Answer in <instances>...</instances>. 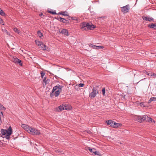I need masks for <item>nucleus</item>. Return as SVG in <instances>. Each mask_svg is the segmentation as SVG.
Wrapping results in <instances>:
<instances>
[{
  "mask_svg": "<svg viewBox=\"0 0 156 156\" xmlns=\"http://www.w3.org/2000/svg\"><path fill=\"white\" fill-rule=\"evenodd\" d=\"M88 148L89 149L88 150L90 152L92 153H93V152H94V151H95V149H91L90 147H89Z\"/></svg>",
  "mask_w": 156,
  "mask_h": 156,
  "instance_id": "nucleus-35",
  "label": "nucleus"
},
{
  "mask_svg": "<svg viewBox=\"0 0 156 156\" xmlns=\"http://www.w3.org/2000/svg\"><path fill=\"white\" fill-rule=\"evenodd\" d=\"M114 125L113 126V128H117L120 127H121L122 126V124L120 123H116V122H115L114 123Z\"/></svg>",
  "mask_w": 156,
  "mask_h": 156,
  "instance_id": "nucleus-13",
  "label": "nucleus"
},
{
  "mask_svg": "<svg viewBox=\"0 0 156 156\" xmlns=\"http://www.w3.org/2000/svg\"><path fill=\"white\" fill-rule=\"evenodd\" d=\"M14 31L16 33H17L18 34H20V30H19L17 28L15 27L13 29Z\"/></svg>",
  "mask_w": 156,
  "mask_h": 156,
  "instance_id": "nucleus-24",
  "label": "nucleus"
},
{
  "mask_svg": "<svg viewBox=\"0 0 156 156\" xmlns=\"http://www.w3.org/2000/svg\"><path fill=\"white\" fill-rule=\"evenodd\" d=\"M140 106L142 107H145V105L143 102L139 103L138 101H137V106Z\"/></svg>",
  "mask_w": 156,
  "mask_h": 156,
  "instance_id": "nucleus-19",
  "label": "nucleus"
},
{
  "mask_svg": "<svg viewBox=\"0 0 156 156\" xmlns=\"http://www.w3.org/2000/svg\"><path fill=\"white\" fill-rule=\"evenodd\" d=\"M121 11L124 13H126L128 12L129 10V5L122 7L121 8Z\"/></svg>",
  "mask_w": 156,
  "mask_h": 156,
  "instance_id": "nucleus-5",
  "label": "nucleus"
},
{
  "mask_svg": "<svg viewBox=\"0 0 156 156\" xmlns=\"http://www.w3.org/2000/svg\"><path fill=\"white\" fill-rule=\"evenodd\" d=\"M71 17V19L73 20H76L78 21V19L76 17Z\"/></svg>",
  "mask_w": 156,
  "mask_h": 156,
  "instance_id": "nucleus-38",
  "label": "nucleus"
},
{
  "mask_svg": "<svg viewBox=\"0 0 156 156\" xmlns=\"http://www.w3.org/2000/svg\"><path fill=\"white\" fill-rule=\"evenodd\" d=\"M6 133L8 136H10L12 133V129L11 126H9L8 129L6 130Z\"/></svg>",
  "mask_w": 156,
  "mask_h": 156,
  "instance_id": "nucleus-11",
  "label": "nucleus"
},
{
  "mask_svg": "<svg viewBox=\"0 0 156 156\" xmlns=\"http://www.w3.org/2000/svg\"><path fill=\"white\" fill-rule=\"evenodd\" d=\"M35 43L38 46H39L41 45V44L43 43L42 42L36 40L35 41Z\"/></svg>",
  "mask_w": 156,
  "mask_h": 156,
  "instance_id": "nucleus-22",
  "label": "nucleus"
},
{
  "mask_svg": "<svg viewBox=\"0 0 156 156\" xmlns=\"http://www.w3.org/2000/svg\"><path fill=\"white\" fill-rule=\"evenodd\" d=\"M56 19L58 21H59L60 22H61V20L62 19V18L61 17H58L57 18H56Z\"/></svg>",
  "mask_w": 156,
  "mask_h": 156,
  "instance_id": "nucleus-44",
  "label": "nucleus"
},
{
  "mask_svg": "<svg viewBox=\"0 0 156 156\" xmlns=\"http://www.w3.org/2000/svg\"><path fill=\"white\" fill-rule=\"evenodd\" d=\"M89 23L87 22H83L80 25V28L81 30H88V25Z\"/></svg>",
  "mask_w": 156,
  "mask_h": 156,
  "instance_id": "nucleus-2",
  "label": "nucleus"
},
{
  "mask_svg": "<svg viewBox=\"0 0 156 156\" xmlns=\"http://www.w3.org/2000/svg\"><path fill=\"white\" fill-rule=\"evenodd\" d=\"M40 48L44 51L47 50L48 49V47L46 45L44 44L43 43L41 44V45L39 46Z\"/></svg>",
  "mask_w": 156,
  "mask_h": 156,
  "instance_id": "nucleus-8",
  "label": "nucleus"
},
{
  "mask_svg": "<svg viewBox=\"0 0 156 156\" xmlns=\"http://www.w3.org/2000/svg\"><path fill=\"white\" fill-rule=\"evenodd\" d=\"M138 53H139V52H137V55H139V54H138Z\"/></svg>",
  "mask_w": 156,
  "mask_h": 156,
  "instance_id": "nucleus-54",
  "label": "nucleus"
},
{
  "mask_svg": "<svg viewBox=\"0 0 156 156\" xmlns=\"http://www.w3.org/2000/svg\"><path fill=\"white\" fill-rule=\"evenodd\" d=\"M147 121H148L149 122H152V119L150 117H148V118L147 119Z\"/></svg>",
  "mask_w": 156,
  "mask_h": 156,
  "instance_id": "nucleus-39",
  "label": "nucleus"
},
{
  "mask_svg": "<svg viewBox=\"0 0 156 156\" xmlns=\"http://www.w3.org/2000/svg\"><path fill=\"white\" fill-rule=\"evenodd\" d=\"M98 93V91L97 89L95 87H93L92 89V91L89 94V97L91 99L94 98Z\"/></svg>",
  "mask_w": 156,
  "mask_h": 156,
  "instance_id": "nucleus-1",
  "label": "nucleus"
},
{
  "mask_svg": "<svg viewBox=\"0 0 156 156\" xmlns=\"http://www.w3.org/2000/svg\"><path fill=\"white\" fill-rule=\"evenodd\" d=\"M48 12L49 13H51L53 15H55V14H57V13H56V12H55V11L52 12L51 11L48 10Z\"/></svg>",
  "mask_w": 156,
  "mask_h": 156,
  "instance_id": "nucleus-37",
  "label": "nucleus"
},
{
  "mask_svg": "<svg viewBox=\"0 0 156 156\" xmlns=\"http://www.w3.org/2000/svg\"><path fill=\"white\" fill-rule=\"evenodd\" d=\"M156 101V97H151V98L148 101V103H150L152 101Z\"/></svg>",
  "mask_w": 156,
  "mask_h": 156,
  "instance_id": "nucleus-17",
  "label": "nucleus"
},
{
  "mask_svg": "<svg viewBox=\"0 0 156 156\" xmlns=\"http://www.w3.org/2000/svg\"><path fill=\"white\" fill-rule=\"evenodd\" d=\"M9 136H8V135L7 134V135H6V138L7 139H9Z\"/></svg>",
  "mask_w": 156,
  "mask_h": 156,
  "instance_id": "nucleus-50",
  "label": "nucleus"
},
{
  "mask_svg": "<svg viewBox=\"0 0 156 156\" xmlns=\"http://www.w3.org/2000/svg\"><path fill=\"white\" fill-rule=\"evenodd\" d=\"M56 19L58 21H59L60 22H61V20L62 19V18L61 17H58L57 18H56Z\"/></svg>",
  "mask_w": 156,
  "mask_h": 156,
  "instance_id": "nucleus-45",
  "label": "nucleus"
},
{
  "mask_svg": "<svg viewBox=\"0 0 156 156\" xmlns=\"http://www.w3.org/2000/svg\"><path fill=\"white\" fill-rule=\"evenodd\" d=\"M37 34L38 36L40 38H41L42 36H43V34L40 30H38L37 32Z\"/></svg>",
  "mask_w": 156,
  "mask_h": 156,
  "instance_id": "nucleus-27",
  "label": "nucleus"
},
{
  "mask_svg": "<svg viewBox=\"0 0 156 156\" xmlns=\"http://www.w3.org/2000/svg\"><path fill=\"white\" fill-rule=\"evenodd\" d=\"M144 79H145V78L144 79ZM144 80V79H142V80H140L138 82H137V83H139L140 82V81H142V80Z\"/></svg>",
  "mask_w": 156,
  "mask_h": 156,
  "instance_id": "nucleus-52",
  "label": "nucleus"
},
{
  "mask_svg": "<svg viewBox=\"0 0 156 156\" xmlns=\"http://www.w3.org/2000/svg\"><path fill=\"white\" fill-rule=\"evenodd\" d=\"M57 86L58 87V90H60L61 92L62 89L63 87V86L60 85L59 84H57Z\"/></svg>",
  "mask_w": 156,
  "mask_h": 156,
  "instance_id": "nucleus-29",
  "label": "nucleus"
},
{
  "mask_svg": "<svg viewBox=\"0 0 156 156\" xmlns=\"http://www.w3.org/2000/svg\"><path fill=\"white\" fill-rule=\"evenodd\" d=\"M143 116H138L137 115V121L140 122H143Z\"/></svg>",
  "mask_w": 156,
  "mask_h": 156,
  "instance_id": "nucleus-16",
  "label": "nucleus"
},
{
  "mask_svg": "<svg viewBox=\"0 0 156 156\" xmlns=\"http://www.w3.org/2000/svg\"><path fill=\"white\" fill-rule=\"evenodd\" d=\"M102 93L103 95H105V88H104L102 89Z\"/></svg>",
  "mask_w": 156,
  "mask_h": 156,
  "instance_id": "nucleus-41",
  "label": "nucleus"
},
{
  "mask_svg": "<svg viewBox=\"0 0 156 156\" xmlns=\"http://www.w3.org/2000/svg\"><path fill=\"white\" fill-rule=\"evenodd\" d=\"M89 27H88V30H92L96 27V26L93 24H90L89 23L88 25Z\"/></svg>",
  "mask_w": 156,
  "mask_h": 156,
  "instance_id": "nucleus-15",
  "label": "nucleus"
},
{
  "mask_svg": "<svg viewBox=\"0 0 156 156\" xmlns=\"http://www.w3.org/2000/svg\"><path fill=\"white\" fill-rule=\"evenodd\" d=\"M0 14L2 16H5V14L4 11L0 8Z\"/></svg>",
  "mask_w": 156,
  "mask_h": 156,
  "instance_id": "nucleus-31",
  "label": "nucleus"
},
{
  "mask_svg": "<svg viewBox=\"0 0 156 156\" xmlns=\"http://www.w3.org/2000/svg\"><path fill=\"white\" fill-rule=\"evenodd\" d=\"M55 151L58 154H62L64 153V152L60 150H56Z\"/></svg>",
  "mask_w": 156,
  "mask_h": 156,
  "instance_id": "nucleus-25",
  "label": "nucleus"
},
{
  "mask_svg": "<svg viewBox=\"0 0 156 156\" xmlns=\"http://www.w3.org/2000/svg\"><path fill=\"white\" fill-rule=\"evenodd\" d=\"M61 91L58 90L55 91V97H58Z\"/></svg>",
  "mask_w": 156,
  "mask_h": 156,
  "instance_id": "nucleus-23",
  "label": "nucleus"
},
{
  "mask_svg": "<svg viewBox=\"0 0 156 156\" xmlns=\"http://www.w3.org/2000/svg\"><path fill=\"white\" fill-rule=\"evenodd\" d=\"M153 121L154 122H155V121L154 120H153Z\"/></svg>",
  "mask_w": 156,
  "mask_h": 156,
  "instance_id": "nucleus-57",
  "label": "nucleus"
},
{
  "mask_svg": "<svg viewBox=\"0 0 156 156\" xmlns=\"http://www.w3.org/2000/svg\"><path fill=\"white\" fill-rule=\"evenodd\" d=\"M136 4V3L135 5Z\"/></svg>",
  "mask_w": 156,
  "mask_h": 156,
  "instance_id": "nucleus-55",
  "label": "nucleus"
},
{
  "mask_svg": "<svg viewBox=\"0 0 156 156\" xmlns=\"http://www.w3.org/2000/svg\"><path fill=\"white\" fill-rule=\"evenodd\" d=\"M71 17H70V16H69V20H70V19H71Z\"/></svg>",
  "mask_w": 156,
  "mask_h": 156,
  "instance_id": "nucleus-53",
  "label": "nucleus"
},
{
  "mask_svg": "<svg viewBox=\"0 0 156 156\" xmlns=\"http://www.w3.org/2000/svg\"><path fill=\"white\" fill-rule=\"evenodd\" d=\"M84 84L82 83H80L79 84V87H83L84 86Z\"/></svg>",
  "mask_w": 156,
  "mask_h": 156,
  "instance_id": "nucleus-47",
  "label": "nucleus"
},
{
  "mask_svg": "<svg viewBox=\"0 0 156 156\" xmlns=\"http://www.w3.org/2000/svg\"><path fill=\"white\" fill-rule=\"evenodd\" d=\"M148 27L149 28L154 30L156 29V23H150L148 25Z\"/></svg>",
  "mask_w": 156,
  "mask_h": 156,
  "instance_id": "nucleus-9",
  "label": "nucleus"
},
{
  "mask_svg": "<svg viewBox=\"0 0 156 156\" xmlns=\"http://www.w3.org/2000/svg\"><path fill=\"white\" fill-rule=\"evenodd\" d=\"M40 16H41V17H43L44 15L43 13H41L40 14Z\"/></svg>",
  "mask_w": 156,
  "mask_h": 156,
  "instance_id": "nucleus-48",
  "label": "nucleus"
},
{
  "mask_svg": "<svg viewBox=\"0 0 156 156\" xmlns=\"http://www.w3.org/2000/svg\"><path fill=\"white\" fill-rule=\"evenodd\" d=\"M45 73L43 72H41V76L42 78H43L44 77V76L45 75Z\"/></svg>",
  "mask_w": 156,
  "mask_h": 156,
  "instance_id": "nucleus-42",
  "label": "nucleus"
},
{
  "mask_svg": "<svg viewBox=\"0 0 156 156\" xmlns=\"http://www.w3.org/2000/svg\"><path fill=\"white\" fill-rule=\"evenodd\" d=\"M106 122L107 124L110 125V126L112 127L113 128L114 125V121H112L111 120H108L106 121Z\"/></svg>",
  "mask_w": 156,
  "mask_h": 156,
  "instance_id": "nucleus-10",
  "label": "nucleus"
},
{
  "mask_svg": "<svg viewBox=\"0 0 156 156\" xmlns=\"http://www.w3.org/2000/svg\"><path fill=\"white\" fill-rule=\"evenodd\" d=\"M5 108L1 104H0V109L3 110H5Z\"/></svg>",
  "mask_w": 156,
  "mask_h": 156,
  "instance_id": "nucleus-34",
  "label": "nucleus"
},
{
  "mask_svg": "<svg viewBox=\"0 0 156 156\" xmlns=\"http://www.w3.org/2000/svg\"><path fill=\"white\" fill-rule=\"evenodd\" d=\"M58 87L57 86V85L56 86H55L54 87H53L52 90L53 91V92H55V91L56 90L58 89Z\"/></svg>",
  "mask_w": 156,
  "mask_h": 156,
  "instance_id": "nucleus-33",
  "label": "nucleus"
},
{
  "mask_svg": "<svg viewBox=\"0 0 156 156\" xmlns=\"http://www.w3.org/2000/svg\"><path fill=\"white\" fill-rule=\"evenodd\" d=\"M46 78L45 77H44V79H43V81L44 82H45V81H46Z\"/></svg>",
  "mask_w": 156,
  "mask_h": 156,
  "instance_id": "nucleus-51",
  "label": "nucleus"
},
{
  "mask_svg": "<svg viewBox=\"0 0 156 156\" xmlns=\"http://www.w3.org/2000/svg\"><path fill=\"white\" fill-rule=\"evenodd\" d=\"M67 13V12L65 11L62 12H60L58 13V14L62 15L65 16H68V15Z\"/></svg>",
  "mask_w": 156,
  "mask_h": 156,
  "instance_id": "nucleus-21",
  "label": "nucleus"
},
{
  "mask_svg": "<svg viewBox=\"0 0 156 156\" xmlns=\"http://www.w3.org/2000/svg\"><path fill=\"white\" fill-rule=\"evenodd\" d=\"M148 117V116L146 115H143V122L144 121H147Z\"/></svg>",
  "mask_w": 156,
  "mask_h": 156,
  "instance_id": "nucleus-30",
  "label": "nucleus"
},
{
  "mask_svg": "<svg viewBox=\"0 0 156 156\" xmlns=\"http://www.w3.org/2000/svg\"><path fill=\"white\" fill-rule=\"evenodd\" d=\"M124 95V97L123 98H125V95Z\"/></svg>",
  "mask_w": 156,
  "mask_h": 156,
  "instance_id": "nucleus-58",
  "label": "nucleus"
},
{
  "mask_svg": "<svg viewBox=\"0 0 156 156\" xmlns=\"http://www.w3.org/2000/svg\"><path fill=\"white\" fill-rule=\"evenodd\" d=\"M49 80H48V79H47V80L46 81H45V83H48L49 82Z\"/></svg>",
  "mask_w": 156,
  "mask_h": 156,
  "instance_id": "nucleus-49",
  "label": "nucleus"
},
{
  "mask_svg": "<svg viewBox=\"0 0 156 156\" xmlns=\"http://www.w3.org/2000/svg\"><path fill=\"white\" fill-rule=\"evenodd\" d=\"M61 22H62L64 23H65L66 24H68L69 23V22L68 20H66L65 18H62V19L61 20Z\"/></svg>",
  "mask_w": 156,
  "mask_h": 156,
  "instance_id": "nucleus-18",
  "label": "nucleus"
},
{
  "mask_svg": "<svg viewBox=\"0 0 156 156\" xmlns=\"http://www.w3.org/2000/svg\"><path fill=\"white\" fill-rule=\"evenodd\" d=\"M58 108L60 111H62L64 109L67 110V109L65 105H60L58 107Z\"/></svg>",
  "mask_w": 156,
  "mask_h": 156,
  "instance_id": "nucleus-14",
  "label": "nucleus"
},
{
  "mask_svg": "<svg viewBox=\"0 0 156 156\" xmlns=\"http://www.w3.org/2000/svg\"><path fill=\"white\" fill-rule=\"evenodd\" d=\"M22 127L28 133H30V132L32 129V127H30L27 125L23 124L22 125Z\"/></svg>",
  "mask_w": 156,
  "mask_h": 156,
  "instance_id": "nucleus-3",
  "label": "nucleus"
},
{
  "mask_svg": "<svg viewBox=\"0 0 156 156\" xmlns=\"http://www.w3.org/2000/svg\"><path fill=\"white\" fill-rule=\"evenodd\" d=\"M89 46L92 48L93 49H97V46L94 45L92 44H89Z\"/></svg>",
  "mask_w": 156,
  "mask_h": 156,
  "instance_id": "nucleus-28",
  "label": "nucleus"
},
{
  "mask_svg": "<svg viewBox=\"0 0 156 156\" xmlns=\"http://www.w3.org/2000/svg\"><path fill=\"white\" fill-rule=\"evenodd\" d=\"M54 92H53V91L52 90V92L50 93V96L51 97H52L54 96Z\"/></svg>",
  "mask_w": 156,
  "mask_h": 156,
  "instance_id": "nucleus-46",
  "label": "nucleus"
},
{
  "mask_svg": "<svg viewBox=\"0 0 156 156\" xmlns=\"http://www.w3.org/2000/svg\"><path fill=\"white\" fill-rule=\"evenodd\" d=\"M104 47L102 46H97V49H102Z\"/></svg>",
  "mask_w": 156,
  "mask_h": 156,
  "instance_id": "nucleus-43",
  "label": "nucleus"
},
{
  "mask_svg": "<svg viewBox=\"0 0 156 156\" xmlns=\"http://www.w3.org/2000/svg\"><path fill=\"white\" fill-rule=\"evenodd\" d=\"M146 74L147 75L151 76H154L156 75V74L154 73H153L152 72H147L146 73Z\"/></svg>",
  "mask_w": 156,
  "mask_h": 156,
  "instance_id": "nucleus-20",
  "label": "nucleus"
},
{
  "mask_svg": "<svg viewBox=\"0 0 156 156\" xmlns=\"http://www.w3.org/2000/svg\"><path fill=\"white\" fill-rule=\"evenodd\" d=\"M13 62L19 64L22 66V64L21 63V61L20 59L17 58H13Z\"/></svg>",
  "mask_w": 156,
  "mask_h": 156,
  "instance_id": "nucleus-7",
  "label": "nucleus"
},
{
  "mask_svg": "<svg viewBox=\"0 0 156 156\" xmlns=\"http://www.w3.org/2000/svg\"><path fill=\"white\" fill-rule=\"evenodd\" d=\"M3 31L5 34H7V35H9L10 33L7 31L6 30H2Z\"/></svg>",
  "mask_w": 156,
  "mask_h": 156,
  "instance_id": "nucleus-36",
  "label": "nucleus"
},
{
  "mask_svg": "<svg viewBox=\"0 0 156 156\" xmlns=\"http://www.w3.org/2000/svg\"><path fill=\"white\" fill-rule=\"evenodd\" d=\"M142 18L143 20L145 21L151 22V21H152L153 22H154V18L152 17H150L148 16H144Z\"/></svg>",
  "mask_w": 156,
  "mask_h": 156,
  "instance_id": "nucleus-6",
  "label": "nucleus"
},
{
  "mask_svg": "<svg viewBox=\"0 0 156 156\" xmlns=\"http://www.w3.org/2000/svg\"><path fill=\"white\" fill-rule=\"evenodd\" d=\"M61 33L65 36L69 35L68 31L67 29H64L62 30L61 31Z\"/></svg>",
  "mask_w": 156,
  "mask_h": 156,
  "instance_id": "nucleus-12",
  "label": "nucleus"
},
{
  "mask_svg": "<svg viewBox=\"0 0 156 156\" xmlns=\"http://www.w3.org/2000/svg\"><path fill=\"white\" fill-rule=\"evenodd\" d=\"M0 23L3 25H4V22L1 18H0Z\"/></svg>",
  "mask_w": 156,
  "mask_h": 156,
  "instance_id": "nucleus-40",
  "label": "nucleus"
},
{
  "mask_svg": "<svg viewBox=\"0 0 156 156\" xmlns=\"http://www.w3.org/2000/svg\"><path fill=\"white\" fill-rule=\"evenodd\" d=\"M1 113L2 114V115H3V113L2 112H1Z\"/></svg>",
  "mask_w": 156,
  "mask_h": 156,
  "instance_id": "nucleus-56",
  "label": "nucleus"
},
{
  "mask_svg": "<svg viewBox=\"0 0 156 156\" xmlns=\"http://www.w3.org/2000/svg\"><path fill=\"white\" fill-rule=\"evenodd\" d=\"M6 130L3 129H2L1 130V134L3 135H5V134H7V133H6Z\"/></svg>",
  "mask_w": 156,
  "mask_h": 156,
  "instance_id": "nucleus-26",
  "label": "nucleus"
},
{
  "mask_svg": "<svg viewBox=\"0 0 156 156\" xmlns=\"http://www.w3.org/2000/svg\"><path fill=\"white\" fill-rule=\"evenodd\" d=\"M93 153L95 155H97L98 156L100 155V153L98 151H97L95 149L94 152H93Z\"/></svg>",
  "mask_w": 156,
  "mask_h": 156,
  "instance_id": "nucleus-32",
  "label": "nucleus"
},
{
  "mask_svg": "<svg viewBox=\"0 0 156 156\" xmlns=\"http://www.w3.org/2000/svg\"><path fill=\"white\" fill-rule=\"evenodd\" d=\"M30 134L33 135H39L40 134L39 130L32 128V129L30 132Z\"/></svg>",
  "mask_w": 156,
  "mask_h": 156,
  "instance_id": "nucleus-4",
  "label": "nucleus"
}]
</instances>
